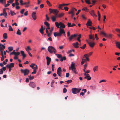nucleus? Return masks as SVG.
<instances>
[{
    "label": "nucleus",
    "mask_w": 120,
    "mask_h": 120,
    "mask_svg": "<svg viewBox=\"0 0 120 120\" xmlns=\"http://www.w3.org/2000/svg\"><path fill=\"white\" fill-rule=\"evenodd\" d=\"M48 51L50 53H52L53 52L55 53L56 52V50L54 48L51 46L48 47Z\"/></svg>",
    "instance_id": "obj_1"
},
{
    "label": "nucleus",
    "mask_w": 120,
    "mask_h": 120,
    "mask_svg": "<svg viewBox=\"0 0 120 120\" xmlns=\"http://www.w3.org/2000/svg\"><path fill=\"white\" fill-rule=\"evenodd\" d=\"M81 90V89L77 88H72L71 91L74 94H76L79 92Z\"/></svg>",
    "instance_id": "obj_2"
},
{
    "label": "nucleus",
    "mask_w": 120,
    "mask_h": 120,
    "mask_svg": "<svg viewBox=\"0 0 120 120\" xmlns=\"http://www.w3.org/2000/svg\"><path fill=\"white\" fill-rule=\"evenodd\" d=\"M20 71L22 73H24V76L27 75L29 72V71L28 69H26L24 70L21 69Z\"/></svg>",
    "instance_id": "obj_3"
},
{
    "label": "nucleus",
    "mask_w": 120,
    "mask_h": 120,
    "mask_svg": "<svg viewBox=\"0 0 120 120\" xmlns=\"http://www.w3.org/2000/svg\"><path fill=\"white\" fill-rule=\"evenodd\" d=\"M58 58L60 59V61L61 62H62L64 60H66V57L65 56L62 57V55L61 54H56Z\"/></svg>",
    "instance_id": "obj_4"
},
{
    "label": "nucleus",
    "mask_w": 120,
    "mask_h": 120,
    "mask_svg": "<svg viewBox=\"0 0 120 120\" xmlns=\"http://www.w3.org/2000/svg\"><path fill=\"white\" fill-rule=\"evenodd\" d=\"M62 71L60 67H59L57 69V74L60 77H61V74Z\"/></svg>",
    "instance_id": "obj_5"
},
{
    "label": "nucleus",
    "mask_w": 120,
    "mask_h": 120,
    "mask_svg": "<svg viewBox=\"0 0 120 120\" xmlns=\"http://www.w3.org/2000/svg\"><path fill=\"white\" fill-rule=\"evenodd\" d=\"M76 68L75 64L72 62L71 66H70L69 69L70 70H73V69Z\"/></svg>",
    "instance_id": "obj_6"
},
{
    "label": "nucleus",
    "mask_w": 120,
    "mask_h": 120,
    "mask_svg": "<svg viewBox=\"0 0 120 120\" xmlns=\"http://www.w3.org/2000/svg\"><path fill=\"white\" fill-rule=\"evenodd\" d=\"M34 69L37 70L38 69V66L34 64H32L30 66Z\"/></svg>",
    "instance_id": "obj_7"
},
{
    "label": "nucleus",
    "mask_w": 120,
    "mask_h": 120,
    "mask_svg": "<svg viewBox=\"0 0 120 120\" xmlns=\"http://www.w3.org/2000/svg\"><path fill=\"white\" fill-rule=\"evenodd\" d=\"M86 41L91 47H93L94 46L95 44L94 42L91 41L89 42L87 40Z\"/></svg>",
    "instance_id": "obj_8"
},
{
    "label": "nucleus",
    "mask_w": 120,
    "mask_h": 120,
    "mask_svg": "<svg viewBox=\"0 0 120 120\" xmlns=\"http://www.w3.org/2000/svg\"><path fill=\"white\" fill-rule=\"evenodd\" d=\"M47 60V65H49L51 61V59L48 56L46 57Z\"/></svg>",
    "instance_id": "obj_9"
},
{
    "label": "nucleus",
    "mask_w": 120,
    "mask_h": 120,
    "mask_svg": "<svg viewBox=\"0 0 120 120\" xmlns=\"http://www.w3.org/2000/svg\"><path fill=\"white\" fill-rule=\"evenodd\" d=\"M29 85L32 88H34L36 86V84L33 82H31L29 84Z\"/></svg>",
    "instance_id": "obj_10"
},
{
    "label": "nucleus",
    "mask_w": 120,
    "mask_h": 120,
    "mask_svg": "<svg viewBox=\"0 0 120 120\" xmlns=\"http://www.w3.org/2000/svg\"><path fill=\"white\" fill-rule=\"evenodd\" d=\"M92 24V22L90 21V19H89L86 25L87 27L88 28L89 27H88V26H91Z\"/></svg>",
    "instance_id": "obj_11"
},
{
    "label": "nucleus",
    "mask_w": 120,
    "mask_h": 120,
    "mask_svg": "<svg viewBox=\"0 0 120 120\" xmlns=\"http://www.w3.org/2000/svg\"><path fill=\"white\" fill-rule=\"evenodd\" d=\"M77 35L74 34V35H72L70 36H69L68 38V39L69 41H71L73 39V38H75L76 37Z\"/></svg>",
    "instance_id": "obj_12"
},
{
    "label": "nucleus",
    "mask_w": 120,
    "mask_h": 120,
    "mask_svg": "<svg viewBox=\"0 0 120 120\" xmlns=\"http://www.w3.org/2000/svg\"><path fill=\"white\" fill-rule=\"evenodd\" d=\"M84 75L86 76L84 77L85 79H87L88 80H89L91 79V77H90L89 74H86V73H85Z\"/></svg>",
    "instance_id": "obj_13"
},
{
    "label": "nucleus",
    "mask_w": 120,
    "mask_h": 120,
    "mask_svg": "<svg viewBox=\"0 0 120 120\" xmlns=\"http://www.w3.org/2000/svg\"><path fill=\"white\" fill-rule=\"evenodd\" d=\"M59 33L61 36L63 33H64V29L60 28L59 29Z\"/></svg>",
    "instance_id": "obj_14"
},
{
    "label": "nucleus",
    "mask_w": 120,
    "mask_h": 120,
    "mask_svg": "<svg viewBox=\"0 0 120 120\" xmlns=\"http://www.w3.org/2000/svg\"><path fill=\"white\" fill-rule=\"evenodd\" d=\"M72 45L75 48H78L79 47V46L78 45H79V44L78 42H76L75 43H73Z\"/></svg>",
    "instance_id": "obj_15"
},
{
    "label": "nucleus",
    "mask_w": 120,
    "mask_h": 120,
    "mask_svg": "<svg viewBox=\"0 0 120 120\" xmlns=\"http://www.w3.org/2000/svg\"><path fill=\"white\" fill-rule=\"evenodd\" d=\"M57 16L56 14L54 16H52L51 17V19L53 22H55L56 21V18L57 17Z\"/></svg>",
    "instance_id": "obj_16"
},
{
    "label": "nucleus",
    "mask_w": 120,
    "mask_h": 120,
    "mask_svg": "<svg viewBox=\"0 0 120 120\" xmlns=\"http://www.w3.org/2000/svg\"><path fill=\"white\" fill-rule=\"evenodd\" d=\"M36 13L35 12H33L32 13V16L34 20H35L36 19V17L35 15Z\"/></svg>",
    "instance_id": "obj_17"
},
{
    "label": "nucleus",
    "mask_w": 120,
    "mask_h": 120,
    "mask_svg": "<svg viewBox=\"0 0 120 120\" xmlns=\"http://www.w3.org/2000/svg\"><path fill=\"white\" fill-rule=\"evenodd\" d=\"M60 4L59 5V6L58 7V8L60 9H61L62 10H63V9H62V7L63 6H64L65 5H67L68 4Z\"/></svg>",
    "instance_id": "obj_18"
},
{
    "label": "nucleus",
    "mask_w": 120,
    "mask_h": 120,
    "mask_svg": "<svg viewBox=\"0 0 120 120\" xmlns=\"http://www.w3.org/2000/svg\"><path fill=\"white\" fill-rule=\"evenodd\" d=\"M14 64L13 63H11L10 64H8L6 65L7 67H9V68L13 67L14 66Z\"/></svg>",
    "instance_id": "obj_19"
},
{
    "label": "nucleus",
    "mask_w": 120,
    "mask_h": 120,
    "mask_svg": "<svg viewBox=\"0 0 120 120\" xmlns=\"http://www.w3.org/2000/svg\"><path fill=\"white\" fill-rule=\"evenodd\" d=\"M90 13L91 15L94 17H96L97 16V15H96L94 14V11L93 10H92L90 12Z\"/></svg>",
    "instance_id": "obj_20"
},
{
    "label": "nucleus",
    "mask_w": 120,
    "mask_h": 120,
    "mask_svg": "<svg viewBox=\"0 0 120 120\" xmlns=\"http://www.w3.org/2000/svg\"><path fill=\"white\" fill-rule=\"evenodd\" d=\"M53 30V27H51V29L50 30V33H49V34H47V36L48 37H49L52 34V31Z\"/></svg>",
    "instance_id": "obj_21"
},
{
    "label": "nucleus",
    "mask_w": 120,
    "mask_h": 120,
    "mask_svg": "<svg viewBox=\"0 0 120 120\" xmlns=\"http://www.w3.org/2000/svg\"><path fill=\"white\" fill-rule=\"evenodd\" d=\"M54 35L55 37H56L57 36H61L59 33L57 32H56L54 33Z\"/></svg>",
    "instance_id": "obj_22"
},
{
    "label": "nucleus",
    "mask_w": 120,
    "mask_h": 120,
    "mask_svg": "<svg viewBox=\"0 0 120 120\" xmlns=\"http://www.w3.org/2000/svg\"><path fill=\"white\" fill-rule=\"evenodd\" d=\"M59 12V11L57 10L54 9L53 13L55 15L56 14L57 16V14Z\"/></svg>",
    "instance_id": "obj_23"
},
{
    "label": "nucleus",
    "mask_w": 120,
    "mask_h": 120,
    "mask_svg": "<svg viewBox=\"0 0 120 120\" xmlns=\"http://www.w3.org/2000/svg\"><path fill=\"white\" fill-rule=\"evenodd\" d=\"M60 26V27L64 28L65 27V25L62 22H59Z\"/></svg>",
    "instance_id": "obj_24"
},
{
    "label": "nucleus",
    "mask_w": 120,
    "mask_h": 120,
    "mask_svg": "<svg viewBox=\"0 0 120 120\" xmlns=\"http://www.w3.org/2000/svg\"><path fill=\"white\" fill-rule=\"evenodd\" d=\"M98 66H96L94 67L93 68V70L95 72L96 71H98Z\"/></svg>",
    "instance_id": "obj_25"
},
{
    "label": "nucleus",
    "mask_w": 120,
    "mask_h": 120,
    "mask_svg": "<svg viewBox=\"0 0 120 120\" xmlns=\"http://www.w3.org/2000/svg\"><path fill=\"white\" fill-rule=\"evenodd\" d=\"M3 38L4 39H7L8 37L7 34L6 33H4L3 35Z\"/></svg>",
    "instance_id": "obj_26"
},
{
    "label": "nucleus",
    "mask_w": 120,
    "mask_h": 120,
    "mask_svg": "<svg viewBox=\"0 0 120 120\" xmlns=\"http://www.w3.org/2000/svg\"><path fill=\"white\" fill-rule=\"evenodd\" d=\"M116 46L119 49H120V43L119 42H116Z\"/></svg>",
    "instance_id": "obj_27"
},
{
    "label": "nucleus",
    "mask_w": 120,
    "mask_h": 120,
    "mask_svg": "<svg viewBox=\"0 0 120 120\" xmlns=\"http://www.w3.org/2000/svg\"><path fill=\"white\" fill-rule=\"evenodd\" d=\"M89 38L90 39H92L93 41L94 40L95 38H94V35H89Z\"/></svg>",
    "instance_id": "obj_28"
},
{
    "label": "nucleus",
    "mask_w": 120,
    "mask_h": 120,
    "mask_svg": "<svg viewBox=\"0 0 120 120\" xmlns=\"http://www.w3.org/2000/svg\"><path fill=\"white\" fill-rule=\"evenodd\" d=\"M25 49L27 52H29V50H31V49L30 48V47L29 46H27V48H26Z\"/></svg>",
    "instance_id": "obj_29"
},
{
    "label": "nucleus",
    "mask_w": 120,
    "mask_h": 120,
    "mask_svg": "<svg viewBox=\"0 0 120 120\" xmlns=\"http://www.w3.org/2000/svg\"><path fill=\"white\" fill-rule=\"evenodd\" d=\"M8 49L10 52L12 51L13 49V48L12 46H10L8 47Z\"/></svg>",
    "instance_id": "obj_30"
},
{
    "label": "nucleus",
    "mask_w": 120,
    "mask_h": 120,
    "mask_svg": "<svg viewBox=\"0 0 120 120\" xmlns=\"http://www.w3.org/2000/svg\"><path fill=\"white\" fill-rule=\"evenodd\" d=\"M64 15V13H60L58 15H57V16L59 17H61L63 16Z\"/></svg>",
    "instance_id": "obj_31"
},
{
    "label": "nucleus",
    "mask_w": 120,
    "mask_h": 120,
    "mask_svg": "<svg viewBox=\"0 0 120 120\" xmlns=\"http://www.w3.org/2000/svg\"><path fill=\"white\" fill-rule=\"evenodd\" d=\"M16 34L17 35H20L21 34V33L20 32V30L19 29H18L16 32Z\"/></svg>",
    "instance_id": "obj_32"
},
{
    "label": "nucleus",
    "mask_w": 120,
    "mask_h": 120,
    "mask_svg": "<svg viewBox=\"0 0 120 120\" xmlns=\"http://www.w3.org/2000/svg\"><path fill=\"white\" fill-rule=\"evenodd\" d=\"M20 54V53L19 52H16L15 51V53L14 55L15 56H18Z\"/></svg>",
    "instance_id": "obj_33"
},
{
    "label": "nucleus",
    "mask_w": 120,
    "mask_h": 120,
    "mask_svg": "<svg viewBox=\"0 0 120 120\" xmlns=\"http://www.w3.org/2000/svg\"><path fill=\"white\" fill-rule=\"evenodd\" d=\"M81 37V34H79V36L77 38V39L78 41L79 42H80L81 40L80 39Z\"/></svg>",
    "instance_id": "obj_34"
},
{
    "label": "nucleus",
    "mask_w": 120,
    "mask_h": 120,
    "mask_svg": "<svg viewBox=\"0 0 120 120\" xmlns=\"http://www.w3.org/2000/svg\"><path fill=\"white\" fill-rule=\"evenodd\" d=\"M86 61V60L85 59H82L81 63V64L82 65Z\"/></svg>",
    "instance_id": "obj_35"
},
{
    "label": "nucleus",
    "mask_w": 120,
    "mask_h": 120,
    "mask_svg": "<svg viewBox=\"0 0 120 120\" xmlns=\"http://www.w3.org/2000/svg\"><path fill=\"white\" fill-rule=\"evenodd\" d=\"M46 3L49 6H52L51 4H50V2L48 0L46 1Z\"/></svg>",
    "instance_id": "obj_36"
},
{
    "label": "nucleus",
    "mask_w": 120,
    "mask_h": 120,
    "mask_svg": "<svg viewBox=\"0 0 120 120\" xmlns=\"http://www.w3.org/2000/svg\"><path fill=\"white\" fill-rule=\"evenodd\" d=\"M28 77H29V79L30 80H32L34 78V76H32V77H31V75H29L28 76Z\"/></svg>",
    "instance_id": "obj_37"
},
{
    "label": "nucleus",
    "mask_w": 120,
    "mask_h": 120,
    "mask_svg": "<svg viewBox=\"0 0 120 120\" xmlns=\"http://www.w3.org/2000/svg\"><path fill=\"white\" fill-rule=\"evenodd\" d=\"M72 80L70 79L65 81V82H67L68 84H69L71 83L72 82Z\"/></svg>",
    "instance_id": "obj_38"
},
{
    "label": "nucleus",
    "mask_w": 120,
    "mask_h": 120,
    "mask_svg": "<svg viewBox=\"0 0 120 120\" xmlns=\"http://www.w3.org/2000/svg\"><path fill=\"white\" fill-rule=\"evenodd\" d=\"M100 33L101 34L104 35L105 37H106L107 36V35H106V34L104 32H103L101 31Z\"/></svg>",
    "instance_id": "obj_39"
},
{
    "label": "nucleus",
    "mask_w": 120,
    "mask_h": 120,
    "mask_svg": "<svg viewBox=\"0 0 120 120\" xmlns=\"http://www.w3.org/2000/svg\"><path fill=\"white\" fill-rule=\"evenodd\" d=\"M90 56L88 54H87L84 55L83 56V58H84L86 57H88Z\"/></svg>",
    "instance_id": "obj_40"
},
{
    "label": "nucleus",
    "mask_w": 120,
    "mask_h": 120,
    "mask_svg": "<svg viewBox=\"0 0 120 120\" xmlns=\"http://www.w3.org/2000/svg\"><path fill=\"white\" fill-rule=\"evenodd\" d=\"M9 27V31H12L13 30V29H12V27H11V26L10 25H9L8 26Z\"/></svg>",
    "instance_id": "obj_41"
},
{
    "label": "nucleus",
    "mask_w": 120,
    "mask_h": 120,
    "mask_svg": "<svg viewBox=\"0 0 120 120\" xmlns=\"http://www.w3.org/2000/svg\"><path fill=\"white\" fill-rule=\"evenodd\" d=\"M112 35L110 34H109L108 35H107V36L106 37H108L109 38H112Z\"/></svg>",
    "instance_id": "obj_42"
},
{
    "label": "nucleus",
    "mask_w": 120,
    "mask_h": 120,
    "mask_svg": "<svg viewBox=\"0 0 120 120\" xmlns=\"http://www.w3.org/2000/svg\"><path fill=\"white\" fill-rule=\"evenodd\" d=\"M44 29H40L39 30V31L42 34H43L44 33Z\"/></svg>",
    "instance_id": "obj_43"
},
{
    "label": "nucleus",
    "mask_w": 120,
    "mask_h": 120,
    "mask_svg": "<svg viewBox=\"0 0 120 120\" xmlns=\"http://www.w3.org/2000/svg\"><path fill=\"white\" fill-rule=\"evenodd\" d=\"M85 1L87 4H91L90 2V0H85Z\"/></svg>",
    "instance_id": "obj_44"
},
{
    "label": "nucleus",
    "mask_w": 120,
    "mask_h": 120,
    "mask_svg": "<svg viewBox=\"0 0 120 120\" xmlns=\"http://www.w3.org/2000/svg\"><path fill=\"white\" fill-rule=\"evenodd\" d=\"M44 24L47 26H49V23L46 21L44 22Z\"/></svg>",
    "instance_id": "obj_45"
},
{
    "label": "nucleus",
    "mask_w": 120,
    "mask_h": 120,
    "mask_svg": "<svg viewBox=\"0 0 120 120\" xmlns=\"http://www.w3.org/2000/svg\"><path fill=\"white\" fill-rule=\"evenodd\" d=\"M83 71L85 72V73H89L90 72V70H88L86 71H85V70L84 69L83 70Z\"/></svg>",
    "instance_id": "obj_46"
},
{
    "label": "nucleus",
    "mask_w": 120,
    "mask_h": 120,
    "mask_svg": "<svg viewBox=\"0 0 120 120\" xmlns=\"http://www.w3.org/2000/svg\"><path fill=\"white\" fill-rule=\"evenodd\" d=\"M86 46V44H85L82 46L80 48L82 49H84L85 48Z\"/></svg>",
    "instance_id": "obj_47"
},
{
    "label": "nucleus",
    "mask_w": 120,
    "mask_h": 120,
    "mask_svg": "<svg viewBox=\"0 0 120 120\" xmlns=\"http://www.w3.org/2000/svg\"><path fill=\"white\" fill-rule=\"evenodd\" d=\"M67 91V90L66 88H64L63 90V93H66Z\"/></svg>",
    "instance_id": "obj_48"
},
{
    "label": "nucleus",
    "mask_w": 120,
    "mask_h": 120,
    "mask_svg": "<svg viewBox=\"0 0 120 120\" xmlns=\"http://www.w3.org/2000/svg\"><path fill=\"white\" fill-rule=\"evenodd\" d=\"M88 28L90 29H93L94 30H95V28L93 26H92L91 27H89Z\"/></svg>",
    "instance_id": "obj_49"
},
{
    "label": "nucleus",
    "mask_w": 120,
    "mask_h": 120,
    "mask_svg": "<svg viewBox=\"0 0 120 120\" xmlns=\"http://www.w3.org/2000/svg\"><path fill=\"white\" fill-rule=\"evenodd\" d=\"M54 9L51 8H49V11L51 13H53Z\"/></svg>",
    "instance_id": "obj_50"
},
{
    "label": "nucleus",
    "mask_w": 120,
    "mask_h": 120,
    "mask_svg": "<svg viewBox=\"0 0 120 120\" xmlns=\"http://www.w3.org/2000/svg\"><path fill=\"white\" fill-rule=\"evenodd\" d=\"M3 13L4 14H5L7 13L6 11L5 10V9L4 8L3 10Z\"/></svg>",
    "instance_id": "obj_51"
},
{
    "label": "nucleus",
    "mask_w": 120,
    "mask_h": 120,
    "mask_svg": "<svg viewBox=\"0 0 120 120\" xmlns=\"http://www.w3.org/2000/svg\"><path fill=\"white\" fill-rule=\"evenodd\" d=\"M15 50H14L13 51L11 52V53L10 54V55H12L13 54H15Z\"/></svg>",
    "instance_id": "obj_52"
},
{
    "label": "nucleus",
    "mask_w": 120,
    "mask_h": 120,
    "mask_svg": "<svg viewBox=\"0 0 120 120\" xmlns=\"http://www.w3.org/2000/svg\"><path fill=\"white\" fill-rule=\"evenodd\" d=\"M54 65L52 64V71H54Z\"/></svg>",
    "instance_id": "obj_53"
},
{
    "label": "nucleus",
    "mask_w": 120,
    "mask_h": 120,
    "mask_svg": "<svg viewBox=\"0 0 120 120\" xmlns=\"http://www.w3.org/2000/svg\"><path fill=\"white\" fill-rule=\"evenodd\" d=\"M24 9H23L22 10H21L20 11V13L21 14H23L24 12L25 11Z\"/></svg>",
    "instance_id": "obj_54"
},
{
    "label": "nucleus",
    "mask_w": 120,
    "mask_h": 120,
    "mask_svg": "<svg viewBox=\"0 0 120 120\" xmlns=\"http://www.w3.org/2000/svg\"><path fill=\"white\" fill-rule=\"evenodd\" d=\"M73 72L75 74H77V72H76V68L75 69H73V70H72Z\"/></svg>",
    "instance_id": "obj_55"
},
{
    "label": "nucleus",
    "mask_w": 120,
    "mask_h": 120,
    "mask_svg": "<svg viewBox=\"0 0 120 120\" xmlns=\"http://www.w3.org/2000/svg\"><path fill=\"white\" fill-rule=\"evenodd\" d=\"M10 13L11 15L13 16L14 15V11H12L11 10L10 11Z\"/></svg>",
    "instance_id": "obj_56"
},
{
    "label": "nucleus",
    "mask_w": 120,
    "mask_h": 120,
    "mask_svg": "<svg viewBox=\"0 0 120 120\" xmlns=\"http://www.w3.org/2000/svg\"><path fill=\"white\" fill-rule=\"evenodd\" d=\"M55 24L56 25V26H59V22L58 23L57 22H55Z\"/></svg>",
    "instance_id": "obj_57"
},
{
    "label": "nucleus",
    "mask_w": 120,
    "mask_h": 120,
    "mask_svg": "<svg viewBox=\"0 0 120 120\" xmlns=\"http://www.w3.org/2000/svg\"><path fill=\"white\" fill-rule=\"evenodd\" d=\"M44 7V5L43 4H41L40 6V8H43Z\"/></svg>",
    "instance_id": "obj_58"
},
{
    "label": "nucleus",
    "mask_w": 120,
    "mask_h": 120,
    "mask_svg": "<svg viewBox=\"0 0 120 120\" xmlns=\"http://www.w3.org/2000/svg\"><path fill=\"white\" fill-rule=\"evenodd\" d=\"M1 69H2L3 71H4L6 70V68L5 67H3Z\"/></svg>",
    "instance_id": "obj_59"
},
{
    "label": "nucleus",
    "mask_w": 120,
    "mask_h": 120,
    "mask_svg": "<svg viewBox=\"0 0 120 120\" xmlns=\"http://www.w3.org/2000/svg\"><path fill=\"white\" fill-rule=\"evenodd\" d=\"M116 31L120 33V29H116Z\"/></svg>",
    "instance_id": "obj_60"
},
{
    "label": "nucleus",
    "mask_w": 120,
    "mask_h": 120,
    "mask_svg": "<svg viewBox=\"0 0 120 120\" xmlns=\"http://www.w3.org/2000/svg\"><path fill=\"white\" fill-rule=\"evenodd\" d=\"M23 2V1L22 0H21L20 1V4L21 5H24V4H23V3H22V2Z\"/></svg>",
    "instance_id": "obj_61"
},
{
    "label": "nucleus",
    "mask_w": 120,
    "mask_h": 120,
    "mask_svg": "<svg viewBox=\"0 0 120 120\" xmlns=\"http://www.w3.org/2000/svg\"><path fill=\"white\" fill-rule=\"evenodd\" d=\"M64 9L66 11H68V8L67 7H64Z\"/></svg>",
    "instance_id": "obj_62"
},
{
    "label": "nucleus",
    "mask_w": 120,
    "mask_h": 120,
    "mask_svg": "<svg viewBox=\"0 0 120 120\" xmlns=\"http://www.w3.org/2000/svg\"><path fill=\"white\" fill-rule=\"evenodd\" d=\"M67 36L68 37H69L70 36V32L69 31H68L67 32Z\"/></svg>",
    "instance_id": "obj_63"
},
{
    "label": "nucleus",
    "mask_w": 120,
    "mask_h": 120,
    "mask_svg": "<svg viewBox=\"0 0 120 120\" xmlns=\"http://www.w3.org/2000/svg\"><path fill=\"white\" fill-rule=\"evenodd\" d=\"M74 10L73 8H72L71 9V11L72 13H74Z\"/></svg>",
    "instance_id": "obj_64"
}]
</instances>
